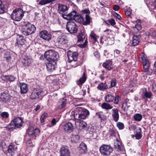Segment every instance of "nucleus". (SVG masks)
I'll return each instance as SVG.
<instances>
[{"label":"nucleus","mask_w":156,"mask_h":156,"mask_svg":"<svg viewBox=\"0 0 156 156\" xmlns=\"http://www.w3.org/2000/svg\"><path fill=\"white\" fill-rule=\"evenodd\" d=\"M79 111V112L77 111H75L74 113V118L76 120L78 121L82 119H84L89 115L90 112L87 109H84Z\"/></svg>","instance_id":"4"},{"label":"nucleus","mask_w":156,"mask_h":156,"mask_svg":"<svg viewBox=\"0 0 156 156\" xmlns=\"http://www.w3.org/2000/svg\"><path fill=\"white\" fill-rule=\"evenodd\" d=\"M66 28L68 31L71 33H75L78 30V27L73 21L68 22L66 25Z\"/></svg>","instance_id":"7"},{"label":"nucleus","mask_w":156,"mask_h":156,"mask_svg":"<svg viewBox=\"0 0 156 156\" xmlns=\"http://www.w3.org/2000/svg\"><path fill=\"white\" fill-rule=\"evenodd\" d=\"M16 40V44H18V47L22 46V44H23L25 41L24 39L23 38V35H17Z\"/></svg>","instance_id":"23"},{"label":"nucleus","mask_w":156,"mask_h":156,"mask_svg":"<svg viewBox=\"0 0 156 156\" xmlns=\"http://www.w3.org/2000/svg\"><path fill=\"white\" fill-rule=\"evenodd\" d=\"M86 80V77L85 73H83L82 76L76 81V84L81 88L83 84L85 82Z\"/></svg>","instance_id":"21"},{"label":"nucleus","mask_w":156,"mask_h":156,"mask_svg":"<svg viewBox=\"0 0 156 156\" xmlns=\"http://www.w3.org/2000/svg\"><path fill=\"white\" fill-rule=\"evenodd\" d=\"M112 110V118L115 122H117L118 121L119 118L118 110L116 108L113 109Z\"/></svg>","instance_id":"22"},{"label":"nucleus","mask_w":156,"mask_h":156,"mask_svg":"<svg viewBox=\"0 0 156 156\" xmlns=\"http://www.w3.org/2000/svg\"><path fill=\"white\" fill-rule=\"evenodd\" d=\"M59 103L60 105L58 107V109H61L65 107L66 104V98L64 97L62 99H61L59 101Z\"/></svg>","instance_id":"29"},{"label":"nucleus","mask_w":156,"mask_h":156,"mask_svg":"<svg viewBox=\"0 0 156 156\" xmlns=\"http://www.w3.org/2000/svg\"><path fill=\"white\" fill-rule=\"evenodd\" d=\"M67 56L69 62L76 61L77 58L78 53L76 52H74L69 50L67 52Z\"/></svg>","instance_id":"10"},{"label":"nucleus","mask_w":156,"mask_h":156,"mask_svg":"<svg viewBox=\"0 0 156 156\" xmlns=\"http://www.w3.org/2000/svg\"><path fill=\"white\" fill-rule=\"evenodd\" d=\"M27 145L28 147H31L32 145V144L31 140H29L27 142Z\"/></svg>","instance_id":"63"},{"label":"nucleus","mask_w":156,"mask_h":156,"mask_svg":"<svg viewBox=\"0 0 156 156\" xmlns=\"http://www.w3.org/2000/svg\"><path fill=\"white\" fill-rule=\"evenodd\" d=\"M97 88L100 90L104 91L108 88L107 84L105 82V83H100L97 86Z\"/></svg>","instance_id":"25"},{"label":"nucleus","mask_w":156,"mask_h":156,"mask_svg":"<svg viewBox=\"0 0 156 156\" xmlns=\"http://www.w3.org/2000/svg\"><path fill=\"white\" fill-rule=\"evenodd\" d=\"M116 126L119 129L122 130L124 128V124L120 122H118L116 123Z\"/></svg>","instance_id":"45"},{"label":"nucleus","mask_w":156,"mask_h":156,"mask_svg":"<svg viewBox=\"0 0 156 156\" xmlns=\"http://www.w3.org/2000/svg\"><path fill=\"white\" fill-rule=\"evenodd\" d=\"M120 51L118 49L115 50L114 51V56L115 57H117L119 56V55L120 54Z\"/></svg>","instance_id":"53"},{"label":"nucleus","mask_w":156,"mask_h":156,"mask_svg":"<svg viewBox=\"0 0 156 156\" xmlns=\"http://www.w3.org/2000/svg\"><path fill=\"white\" fill-rule=\"evenodd\" d=\"M0 146L2 148H4L6 146V144L4 141H2L0 144Z\"/></svg>","instance_id":"61"},{"label":"nucleus","mask_w":156,"mask_h":156,"mask_svg":"<svg viewBox=\"0 0 156 156\" xmlns=\"http://www.w3.org/2000/svg\"><path fill=\"white\" fill-rule=\"evenodd\" d=\"M150 65H144L143 66V68L144 72H148L149 71V68Z\"/></svg>","instance_id":"52"},{"label":"nucleus","mask_w":156,"mask_h":156,"mask_svg":"<svg viewBox=\"0 0 156 156\" xmlns=\"http://www.w3.org/2000/svg\"><path fill=\"white\" fill-rule=\"evenodd\" d=\"M52 0H41L39 4L41 5H43L51 2Z\"/></svg>","instance_id":"43"},{"label":"nucleus","mask_w":156,"mask_h":156,"mask_svg":"<svg viewBox=\"0 0 156 156\" xmlns=\"http://www.w3.org/2000/svg\"><path fill=\"white\" fill-rule=\"evenodd\" d=\"M11 98V97L8 93L3 92L1 94L0 101L5 103H7L10 100Z\"/></svg>","instance_id":"16"},{"label":"nucleus","mask_w":156,"mask_h":156,"mask_svg":"<svg viewBox=\"0 0 156 156\" xmlns=\"http://www.w3.org/2000/svg\"><path fill=\"white\" fill-rule=\"evenodd\" d=\"M48 114L46 113H44L41 115V120L42 123H44V118L47 116Z\"/></svg>","instance_id":"51"},{"label":"nucleus","mask_w":156,"mask_h":156,"mask_svg":"<svg viewBox=\"0 0 156 156\" xmlns=\"http://www.w3.org/2000/svg\"><path fill=\"white\" fill-rule=\"evenodd\" d=\"M79 139L80 137L78 135H74L71 137V140L72 142H77Z\"/></svg>","instance_id":"47"},{"label":"nucleus","mask_w":156,"mask_h":156,"mask_svg":"<svg viewBox=\"0 0 156 156\" xmlns=\"http://www.w3.org/2000/svg\"><path fill=\"white\" fill-rule=\"evenodd\" d=\"M20 92L22 94H26L28 90V85L27 84L23 83H20Z\"/></svg>","instance_id":"19"},{"label":"nucleus","mask_w":156,"mask_h":156,"mask_svg":"<svg viewBox=\"0 0 156 156\" xmlns=\"http://www.w3.org/2000/svg\"><path fill=\"white\" fill-rule=\"evenodd\" d=\"M133 117L135 120L139 122L141 120L142 116L140 114L136 113L134 115Z\"/></svg>","instance_id":"38"},{"label":"nucleus","mask_w":156,"mask_h":156,"mask_svg":"<svg viewBox=\"0 0 156 156\" xmlns=\"http://www.w3.org/2000/svg\"><path fill=\"white\" fill-rule=\"evenodd\" d=\"M108 23L112 26H113L116 23L114 19H109L108 20Z\"/></svg>","instance_id":"57"},{"label":"nucleus","mask_w":156,"mask_h":156,"mask_svg":"<svg viewBox=\"0 0 156 156\" xmlns=\"http://www.w3.org/2000/svg\"><path fill=\"white\" fill-rule=\"evenodd\" d=\"M40 133V130L38 128L34 129L33 127L29 128L27 131V133L29 136L33 139H35L36 137L39 135Z\"/></svg>","instance_id":"9"},{"label":"nucleus","mask_w":156,"mask_h":156,"mask_svg":"<svg viewBox=\"0 0 156 156\" xmlns=\"http://www.w3.org/2000/svg\"><path fill=\"white\" fill-rule=\"evenodd\" d=\"M114 103L115 104H117L120 101L121 98L119 95H116L114 97Z\"/></svg>","instance_id":"48"},{"label":"nucleus","mask_w":156,"mask_h":156,"mask_svg":"<svg viewBox=\"0 0 156 156\" xmlns=\"http://www.w3.org/2000/svg\"><path fill=\"white\" fill-rule=\"evenodd\" d=\"M58 42L61 45H64L67 42L66 37L65 36H59L58 38Z\"/></svg>","instance_id":"28"},{"label":"nucleus","mask_w":156,"mask_h":156,"mask_svg":"<svg viewBox=\"0 0 156 156\" xmlns=\"http://www.w3.org/2000/svg\"><path fill=\"white\" fill-rule=\"evenodd\" d=\"M79 149L81 153H84L87 150V146L85 144L82 143L80 145Z\"/></svg>","instance_id":"35"},{"label":"nucleus","mask_w":156,"mask_h":156,"mask_svg":"<svg viewBox=\"0 0 156 156\" xmlns=\"http://www.w3.org/2000/svg\"><path fill=\"white\" fill-rule=\"evenodd\" d=\"M142 97L144 99L146 98H150L152 96V93L151 92H147L146 89L145 91H144L142 94Z\"/></svg>","instance_id":"31"},{"label":"nucleus","mask_w":156,"mask_h":156,"mask_svg":"<svg viewBox=\"0 0 156 156\" xmlns=\"http://www.w3.org/2000/svg\"><path fill=\"white\" fill-rule=\"evenodd\" d=\"M131 13L132 12L130 9H128L125 11V14L128 16L130 17Z\"/></svg>","instance_id":"56"},{"label":"nucleus","mask_w":156,"mask_h":156,"mask_svg":"<svg viewBox=\"0 0 156 156\" xmlns=\"http://www.w3.org/2000/svg\"><path fill=\"white\" fill-rule=\"evenodd\" d=\"M88 42L87 38L85 40V41L83 44H80V47L81 48H83L86 47L87 46Z\"/></svg>","instance_id":"59"},{"label":"nucleus","mask_w":156,"mask_h":156,"mask_svg":"<svg viewBox=\"0 0 156 156\" xmlns=\"http://www.w3.org/2000/svg\"><path fill=\"white\" fill-rule=\"evenodd\" d=\"M63 128L66 132L70 133L73 130V124L71 122H67L63 126Z\"/></svg>","instance_id":"17"},{"label":"nucleus","mask_w":156,"mask_h":156,"mask_svg":"<svg viewBox=\"0 0 156 156\" xmlns=\"http://www.w3.org/2000/svg\"><path fill=\"white\" fill-rule=\"evenodd\" d=\"M75 124L76 128L81 130L84 129L87 126V123L85 122L81 121L80 120L76 121Z\"/></svg>","instance_id":"15"},{"label":"nucleus","mask_w":156,"mask_h":156,"mask_svg":"<svg viewBox=\"0 0 156 156\" xmlns=\"http://www.w3.org/2000/svg\"><path fill=\"white\" fill-rule=\"evenodd\" d=\"M109 133L112 136H114L115 135V132L112 129H110L109 130Z\"/></svg>","instance_id":"58"},{"label":"nucleus","mask_w":156,"mask_h":156,"mask_svg":"<svg viewBox=\"0 0 156 156\" xmlns=\"http://www.w3.org/2000/svg\"><path fill=\"white\" fill-rule=\"evenodd\" d=\"M101 107L103 109L109 110L112 108L113 107L108 103H103L101 104Z\"/></svg>","instance_id":"36"},{"label":"nucleus","mask_w":156,"mask_h":156,"mask_svg":"<svg viewBox=\"0 0 156 156\" xmlns=\"http://www.w3.org/2000/svg\"><path fill=\"white\" fill-rule=\"evenodd\" d=\"M21 9L15 10L11 15L12 19L16 21H19L22 18L23 14L22 12Z\"/></svg>","instance_id":"6"},{"label":"nucleus","mask_w":156,"mask_h":156,"mask_svg":"<svg viewBox=\"0 0 156 156\" xmlns=\"http://www.w3.org/2000/svg\"><path fill=\"white\" fill-rule=\"evenodd\" d=\"M4 5L2 4L1 0H0V14H3L5 12Z\"/></svg>","instance_id":"40"},{"label":"nucleus","mask_w":156,"mask_h":156,"mask_svg":"<svg viewBox=\"0 0 156 156\" xmlns=\"http://www.w3.org/2000/svg\"><path fill=\"white\" fill-rule=\"evenodd\" d=\"M133 128L135 130V137L136 139L139 140L142 136L141 129L140 127H136L135 126H133Z\"/></svg>","instance_id":"18"},{"label":"nucleus","mask_w":156,"mask_h":156,"mask_svg":"<svg viewBox=\"0 0 156 156\" xmlns=\"http://www.w3.org/2000/svg\"><path fill=\"white\" fill-rule=\"evenodd\" d=\"M119 7L117 5H115L113 7V9L115 11H118L119 9Z\"/></svg>","instance_id":"64"},{"label":"nucleus","mask_w":156,"mask_h":156,"mask_svg":"<svg viewBox=\"0 0 156 156\" xmlns=\"http://www.w3.org/2000/svg\"><path fill=\"white\" fill-rule=\"evenodd\" d=\"M44 57L48 61L46 64L47 70L50 72L53 71L55 69L56 61L59 58L58 53L55 51L49 50L45 52Z\"/></svg>","instance_id":"1"},{"label":"nucleus","mask_w":156,"mask_h":156,"mask_svg":"<svg viewBox=\"0 0 156 156\" xmlns=\"http://www.w3.org/2000/svg\"><path fill=\"white\" fill-rule=\"evenodd\" d=\"M68 9V8L66 5L62 4H59L58 7V11L62 12H64Z\"/></svg>","instance_id":"33"},{"label":"nucleus","mask_w":156,"mask_h":156,"mask_svg":"<svg viewBox=\"0 0 156 156\" xmlns=\"http://www.w3.org/2000/svg\"><path fill=\"white\" fill-rule=\"evenodd\" d=\"M32 62V59L28 57H25L22 60V62L25 66H28Z\"/></svg>","instance_id":"26"},{"label":"nucleus","mask_w":156,"mask_h":156,"mask_svg":"<svg viewBox=\"0 0 156 156\" xmlns=\"http://www.w3.org/2000/svg\"><path fill=\"white\" fill-rule=\"evenodd\" d=\"M105 98V101L107 103L112 102L114 99V97L110 94L106 95Z\"/></svg>","instance_id":"30"},{"label":"nucleus","mask_w":156,"mask_h":156,"mask_svg":"<svg viewBox=\"0 0 156 156\" xmlns=\"http://www.w3.org/2000/svg\"><path fill=\"white\" fill-rule=\"evenodd\" d=\"M1 78L2 80L5 81L12 82L15 80L16 77L11 75L9 76L3 75L1 76Z\"/></svg>","instance_id":"20"},{"label":"nucleus","mask_w":156,"mask_h":156,"mask_svg":"<svg viewBox=\"0 0 156 156\" xmlns=\"http://www.w3.org/2000/svg\"><path fill=\"white\" fill-rule=\"evenodd\" d=\"M22 29V33L26 36L34 33L36 30L35 26L29 23L23 25Z\"/></svg>","instance_id":"2"},{"label":"nucleus","mask_w":156,"mask_h":156,"mask_svg":"<svg viewBox=\"0 0 156 156\" xmlns=\"http://www.w3.org/2000/svg\"><path fill=\"white\" fill-rule=\"evenodd\" d=\"M43 95V91L41 89H34L31 93L30 98L32 100L39 98Z\"/></svg>","instance_id":"8"},{"label":"nucleus","mask_w":156,"mask_h":156,"mask_svg":"<svg viewBox=\"0 0 156 156\" xmlns=\"http://www.w3.org/2000/svg\"><path fill=\"white\" fill-rule=\"evenodd\" d=\"M23 122V121L21 117H16L12 120L9 124L7 126V127L10 130L19 128L22 126Z\"/></svg>","instance_id":"3"},{"label":"nucleus","mask_w":156,"mask_h":156,"mask_svg":"<svg viewBox=\"0 0 156 156\" xmlns=\"http://www.w3.org/2000/svg\"><path fill=\"white\" fill-rule=\"evenodd\" d=\"M96 115L99 118L101 119V120H104L105 119L104 117V115L103 113L101 112L97 113H96Z\"/></svg>","instance_id":"49"},{"label":"nucleus","mask_w":156,"mask_h":156,"mask_svg":"<svg viewBox=\"0 0 156 156\" xmlns=\"http://www.w3.org/2000/svg\"><path fill=\"white\" fill-rule=\"evenodd\" d=\"M100 151L102 154L103 155H109L112 152V147L109 145L103 144L100 148Z\"/></svg>","instance_id":"5"},{"label":"nucleus","mask_w":156,"mask_h":156,"mask_svg":"<svg viewBox=\"0 0 156 156\" xmlns=\"http://www.w3.org/2000/svg\"><path fill=\"white\" fill-rule=\"evenodd\" d=\"M148 4L149 5H151V8L152 9H156V2L154 0H149Z\"/></svg>","instance_id":"39"},{"label":"nucleus","mask_w":156,"mask_h":156,"mask_svg":"<svg viewBox=\"0 0 156 156\" xmlns=\"http://www.w3.org/2000/svg\"><path fill=\"white\" fill-rule=\"evenodd\" d=\"M140 42L139 37L136 36H134L132 40V44L133 46H136Z\"/></svg>","instance_id":"32"},{"label":"nucleus","mask_w":156,"mask_h":156,"mask_svg":"<svg viewBox=\"0 0 156 156\" xmlns=\"http://www.w3.org/2000/svg\"><path fill=\"white\" fill-rule=\"evenodd\" d=\"M116 81L115 79H113L111 81V86L109 88H110L113 87H115L116 85Z\"/></svg>","instance_id":"55"},{"label":"nucleus","mask_w":156,"mask_h":156,"mask_svg":"<svg viewBox=\"0 0 156 156\" xmlns=\"http://www.w3.org/2000/svg\"><path fill=\"white\" fill-rule=\"evenodd\" d=\"M17 147L12 143L9 146L8 150L6 153L7 156H12L17 151Z\"/></svg>","instance_id":"11"},{"label":"nucleus","mask_w":156,"mask_h":156,"mask_svg":"<svg viewBox=\"0 0 156 156\" xmlns=\"http://www.w3.org/2000/svg\"><path fill=\"white\" fill-rule=\"evenodd\" d=\"M127 100H126V102H125L124 103L122 104V109L124 111L126 109H127L129 108V105H127V103L126 101Z\"/></svg>","instance_id":"54"},{"label":"nucleus","mask_w":156,"mask_h":156,"mask_svg":"<svg viewBox=\"0 0 156 156\" xmlns=\"http://www.w3.org/2000/svg\"><path fill=\"white\" fill-rule=\"evenodd\" d=\"M9 113L6 112H3L0 114L1 117L2 119H6L9 117Z\"/></svg>","instance_id":"42"},{"label":"nucleus","mask_w":156,"mask_h":156,"mask_svg":"<svg viewBox=\"0 0 156 156\" xmlns=\"http://www.w3.org/2000/svg\"><path fill=\"white\" fill-rule=\"evenodd\" d=\"M114 148L117 151H122L123 147L122 145L121 142L117 140L114 143Z\"/></svg>","instance_id":"24"},{"label":"nucleus","mask_w":156,"mask_h":156,"mask_svg":"<svg viewBox=\"0 0 156 156\" xmlns=\"http://www.w3.org/2000/svg\"><path fill=\"white\" fill-rule=\"evenodd\" d=\"M141 22V21L140 20H138L136 21L137 23L135 25V27L138 30H140L141 29V27L140 24Z\"/></svg>","instance_id":"44"},{"label":"nucleus","mask_w":156,"mask_h":156,"mask_svg":"<svg viewBox=\"0 0 156 156\" xmlns=\"http://www.w3.org/2000/svg\"><path fill=\"white\" fill-rule=\"evenodd\" d=\"M86 35L84 33H80L77 36L78 41H81L85 39Z\"/></svg>","instance_id":"34"},{"label":"nucleus","mask_w":156,"mask_h":156,"mask_svg":"<svg viewBox=\"0 0 156 156\" xmlns=\"http://www.w3.org/2000/svg\"><path fill=\"white\" fill-rule=\"evenodd\" d=\"M112 31L108 29H107L104 31V32L107 34H112Z\"/></svg>","instance_id":"60"},{"label":"nucleus","mask_w":156,"mask_h":156,"mask_svg":"<svg viewBox=\"0 0 156 156\" xmlns=\"http://www.w3.org/2000/svg\"><path fill=\"white\" fill-rule=\"evenodd\" d=\"M102 66L108 71L111 70L113 68V65L112 64V62L111 60L106 61L103 63Z\"/></svg>","instance_id":"14"},{"label":"nucleus","mask_w":156,"mask_h":156,"mask_svg":"<svg viewBox=\"0 0 156 156\" xmlns=\"http://www.w3.org/2000/svg\"><path fill=\"white\" fill-rule=\"evenodd\" d=\"M77 19H75V20L78 21L79 23H81L83 22L84 20L83 17L81 15L77 14Z\"/></svg>","instance_id":"46"},{"label":"nucleus","mask_w":156,"mask_h":156,"mask_svg":"<svg viewBox=\"0 0 156 156\" xmlns=\"http://www.w3.org/2000/svg\"><path fill=\"white\" fill-rule=\"evenodd\" d=\"M51 123L52 125L51 126L49 125V126L50 127L55 125V124L56 123V121L55 119V118L53 119L51 121Z\"/></svg>","instance_id":"62"},{"label":"nucleus","mask_w":156,"mask_h":156,"mask_svg":"<svg viewBox=\"0 0 156 156\" xmlns=\"http://www.w3.org/2000/svg\"><path fill=\"white\" fill-rule=\"evenodd\" d=\"M86 20L83 22V24L84 25H86L90 24V18L88 15H86Z\"/></svg>","instance_id":"37"},{"label":"nucleus","mask_w":156,"mask_h":156,"mask_svg":"<svg viewBox=\"0 0 156 156\" xmlns=\"http://www.w3.org/2000/svg\"><path fill=\"white\" fill-rule=\"evenodd\" d=\"M5 58H6V59L8 62H10L11 61V55H9V53H7V54H5Z\"/></svg>","instance_id":"50"},{"label":"nucleus","mask_w":156,"mask_h":156,"mask_svg":"<svg viewBox=\"0 0 156 156\" xmlns=\"http://www.w3.org/2000/svg\"><path fill=\"white\" fill-rule=\"evenodd\" d=\"M77 15L76 11H73L67 15H63L62 16L64 19L68 20H75L77 19Z\"/></svg>","instance_id":"12"},{"label":"nucleus","mask_w":156,"mask_h":156,"mask_svg":"<svg viewBox=\"0 0 156 156\" xmlns=\"http://www.w3.org/2000/svg\"><path fill=\"white\" fill-rule=\"evenodd\" d=\"M61 155L64 156H70V152L68 148L62 147L61 149Z\"/></svg>","instance_id":"27"},{"label":"nucleus","mask_w":156,"mask_h":156,"mask_svg":"<svg viewBox=\"0 0 156 156\" xmlns=\"http://www.w3.org/2000/svg\"><path fill=\"white\" fill-rule=\"evenodd\" d=\"M40 36L41 38L48 41H49L51 37V35L47 31L45 30H43L40 33Z\"/></svg>","instance_id":"13"},{"label":"nucleus","mask_w":156,"mask_h":156,"mask_svg":"<svg viewBox=\"0 0 156 156\" xmlns=\"http://www.w3.org/2000/svg\"><path fill=\"white\" fill-rule=\"evenodd\" d=\"M90 36L93 42H95L97 41V36L94 33L91 32L90 34Z\"/></svg>","instance_id":"41"}]
</instances>
